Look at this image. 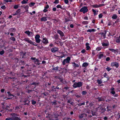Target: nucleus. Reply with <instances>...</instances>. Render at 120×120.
<instances>
[{
	"label": "nucleus",
	"instance_id": "obj_37",
	"mask_svg": "<svg viewBox=\"0 0 120 120\" xmlns=\"http://www.w3.org/2000/svg\"><path fill=\"white\" fill-rule=\"evenodd\" d=\"M82 95H86L87 94V92L86 91H83L82 92Z\"/></svg>",
	"mask_w": 120,
	"mask_h": 120
},
{
	"label": "nucleus",
	"instance_id": "obj_31",
	"mask_svg": "<svg viewBox=\"0 0 120 120\" xmlns=\"http://www.w3.org/2000/svg\"><path fill=\"white\" fill-rule=\"evenodd\" d=\"M82 23L83 24H86L88 23V22L86 21H85L82 22Z\"/></svg>",
	"mask_w": 120,
	"mask_h": 120
},
{
	"label": "nucleus",
	"instance_id": "obj_18",
	"mask_svg": "<svg viewBox=\"0 0 120 120\" xmlns=\"http://www.w3.org/2000/svg\"><path fill=\"white\" fill-rule=\"evenodd\" d=\"M98 99L99 101H104L105 99L104 98L102 97H99L98 98Z\"/></svg>",
	"mask_w": 120,
	"mask_h": 120
},
{
	"label": "nucleus",
	"instance_id": "obj_58",
	"mask_svg": "<svg viewBox=\"0 0 120 120\" xmlns=\"http://www.w3.org/2000/svg\"><path fill=\"white\" fill-rule=\"evenodd\" d=\"M114 88L113 87L112 88H111V91H114Z\"/></svg>",
	"mask_w": 120,
	"mask_h": 120
},
{
	"label": "nucleus",
	"instance_id": "obj_23",
	"mask_svg": "<svg viewBox=\"0 0 120 120\" xmlns=\"http://www.w3.org/2000/svg\"><path fill=\"white\" fill-rule=\"evenodd\" d=\"M86 48L87 49V50H88L90 48V47L89 46V44L88 43H86Z\"/></svg>",
	"mask_w": 120,
	"mask_h": 120
},
{
	"label": "nucleus",
	"instance_id": "obj_45",
	"mask_svg": "<svg viewBox=\"0 0 120 120\" xmlns=\"http://www.w3.org/2000/svg\"><path fill=\"white\" fill-rule=\"evenodd\" d=\"M1 8L2 9H4L6 8V7L4 5L3 6H2L1 7Z\"/></svg>",
	"mask_w": 120,
	"mask_h": 120
},
{
	"label": "nucleus",
	"instance_id": "obj_41",
	"mask_svg": "<svg viewBox=\"0 0 120 120\" xmlns=\"http://www.w3.org/2000/svg\"><path fill=\"white\" fill-rule=\"evenodd\" d=\"M101 48L100 47H98L96 49V50L98 51H99L101 50Z\"/></svg>",
	"mask_w": 120,
	"mask_h": 120
},
{
	"label": "nucleus",
	"instance_id": "obj_27",
	"mask_svg": "<svg viewBox=\"0 0 120 120\" xmlns=\"http://www.w3.org/2000/svg\"><path fill=\"white\" fill-rule=\"evenodd\" d=\"M21 11V10L20 9H18L15 12V13L17 15L19 14Z\"/></svg>",
	"mask_w": 120,
	"mask_h": 120
},
{
	"label": "nucleus",
	"instance_id": "obj_50",
	"mask_svg": "<svg viewBox=\"0 0 120 120\" xmlns=\"http://www.w3.org/2000/svg\"><path fill=\"white\" fill-rule=\"evenodd\" d=\"M60 81L62 83H63L64 81V79H63L62 78H60Z\"/></svg>",
	"mask_w": 120,
	"mask_h": 120
},
{
	"label": "nucleus",
	"instance_id": "obj_29",
	"mask_svg": "<svg viewBox=\"0 0 120 120\" xmlns=\"http://www.w3.org/2000/svg\"><path fill=\"white\" fill-rule=\"evenodd\" d=\"M19 5H15L14 6V8L15 9L18 8L19 7Z\"/></svg>",
	"mask_w": 120,
	"mask_h": 120
},
{
	"label": "nucleus",
	"instance_id": "obj_49",
	"mask_svg": "<svg viewBox=\"0 0 120 120\" xmlns=\"http://www.w3.org/2000/svg\"><path fill=\"white\" fill-rule=\"evenodd\" d=\"M64 2L66 4H68V0H64Z\"/></svg>",
	"mask_w": 120,
	"mask_h": 120
},
{
	"label": "nucleus",
	"instance_id": "obj_54",
	"mask_svg": "<svg viewBox=\"0 0 120 120\" xmlns=\"http://www.w3.org/2000/svg\"><path fill=\"white\" fill-rule=\"evenodd\" d=\"M85 50L84 49H83V50H82V51L81 52L82 53H84V52H85Z\"/></svg>",
	"mask_w": 120,
	"mask_h": 120
},
{
	"label": "nucleus",
	"instance_id": "obj_53",
	"mask_svg": "<svg viewBox=\"0 0 120 120\" xmlns=\"http://www.w3.org/2000/svg\"><path fill=\"white\" fill-rule=\"evenodd\" d=\"M52 10L53 11H55L56 10V8H54L52 9Z\"/></svg>",
	"mask_w": 120,
	"mask_h": 120
},
{
	"label": "nucleus",
	"instance_id": "obj_2",
	"mask_svg": "<svg viewBox=\"0 0 120 120\" xmlns=\"http://www.w3.org/2000/svg\"><path fill=\"white\" fill-rule=\"evenodd\" d=\"M71 60V58L70 57H67L66 59H64L62 62L63 65L65 64H66L69 63L70 61Z\"/></svg>",
	"mask_w": 120,
	"mask_h": 120
},
{
	"label": "nucleus",
	"instance_id": "obj_7",
	"mask_svg": "<svg viewBox=\"0 0 120 120\" xmlns=\"http://www.w3.org/2000/svg\"><path fill=\"white\" fill-rule=\"evenodd\" d=\"M30 59L33 61L35 63L37 62L36 64L38 65H39L40 63H39V60L38 59H36L35 57H32L30 58Z\"/></svg>",
	"mask_w": 120,
	"mask_h": 120
},
{
	"label": "nucleus",
	"instance_id": "obj_35",
	"mask_svg": "<svg viewBox=\"0 0 120 120\" xmlns=\"http://www.w3.org/2000/svg\"><path fill=\"white\" fill-rule=\"evenodd\" d=\"M97 81L99 84H101L102 82L101 80H97Z\"/></svg>",
	"mask_w": 120,
	"mask_h": 120
},
{
	"label": "nucleus",
	"instance_id": "obj_33",
	"mask_svg": "<svg viewBox=\"0 0 120 120\" xmlns=\"http://www.w3.org/2000/svg\"><path fill=\"white\" fill-rule=\"evenodd\" d=\"M58 68L59 67L57 66L53 68L52 70H56L58 69Z\"/></svg>",
	"mask_w": 120,
	"mask_h": 120
},
{
	"label": "nucleus",
	"instance_id": "obj_62",
	"mask_svg": "<svg viewBox=\"0 0 120 120\" xmlns=\"http://www.w3.org/2000/svg\"><path fill=\"white\" fill-rule=\"evenodd\" d=\"M85 102H83L81 103L82 105H85Z\"/></svg>",
	"mask_w": 120,
	"mask_h": 120
},
{
	"label": "nucleus",
	"instance_id": "obj_34",
	"mask_svg": "<svg viewBox=\"0 0 120 120\" xmlns=\"http://www.w3.org/2000/svg\"><path fill=\"white\" fill-rule=\"evenodd\" d=\"M10 39L11 40H12L13 41H15V38L14 37H11L10 38Z\"/></svg>",
	"mask_w": 120,
	"mask_h": 120
},
{
	"label": "nucleus",
	"instance_id": "obj_8",
	"mask_svg": "<svg viewBox=\"0 0 120 120\" xmlns=\"http://www.w3.org/2000/svg\"><path fill=\"white\" fill-rule=\"evenodd\" d=\"M23 40L32 45H34V43L28 38H25Z\"/></svg>",
	"mask_w": 120,
	"mask_h": 120
},
{
	"label": "nucleus",
	"instance_id": "obj_36",
	"mask_svg": "<svg viewBox=\"0 0 120 120\" xmlns=\"http://www.w3.org/2000/svg\"><path fill=\"white\" fill-rule=\"evenodd\" d=\"M109 49L110 50V51H111L112 52H115L116 51V50L113 49Z\"/></svg>",
	"mask_w": 120,
	"mask_h": 120
},
{
	"label": "nucleus",
	"instance_id": "obj_4",
	"mask_svg": "<svg viewBox=\"0 0 120 120\" xmlns=\"http://www.w3.org/2000/svg\"><path fill=\"white\" fill-rule=\"evenodd\" d=\"M88 10L87 8L86 7H82L79 10L80 12H83V14L87 12Z\"/></svg>",
	"mask_w": 120,
	"mask_h": 120
},
{
	"label": "nucleus",
	"instance_id": "obj_40",
	"mask_svg": "<svg viewBox=\"0 0 120 120\" xmlns=\"http://www.w3.org/2000/svg\"><path fill=\"white\" fill-rule=\"evenodd\" d=\"M7 93L9 95V96H12L13 97L14 96L13 95L11 94V93L10 92H9V91Z\"/></svg>",
	"mask_w": 120,
	"mask_h": 120
},
{
	"label": "nucleus",
	"instance_id": "obj_10",
	"mask_svg": "<svg viewBox=\"0 0 120 120\" xmlns=\"http://www.w3.org/2000/svg\"><path fill=\"white\" fill-rule=\"evenodd\" d=\"M42 38V42L43 43V44L46 45L47 43H48L49 42L48 40L46 38Z\"/></svg>",
	"mask_w": 120,
	"mask_h": 120
},
{
	"label": "nucleus",
	"instance_id": "obj_22",
	"mask_svg": "<svg viewBox=\"0 0 120 120\" xmlns=\"http://www.w3.org/2000/svg\"><path fill=\"white\" fill-rule=\"evenodd\" d=\"M88 65V64L86 63H84L82 65V67H86Z\"/></svg>",
	"mask_w": 120,
	"mask_h": 120
},
{
	"label": "nucleus",
	"instance_id": "obj_24",
	"mask_svg": "<svg viewBox=\"0 0 120 120\" xmlns=\"http://www.w3.org/2000/svg\"><path fill=\"white\" fill-rule=\"evenodd\" d=\"M92 7L93 8H98L99 7V5H98L97 4H94L92 5Z\"/></svg>",
	"mask_w": 120,
	"mask_h": 120
},
{
	"label": "nucleus",
	"instance_id": "obj_32",
	"mask_svg": "<svg viewBox=\"0 0 120 120\" xmlns=\"http://www.w3.org/2000/svg\"><path fill=\"white\" fill-rule=\"evenodd\" d=\"M23 7L25 9L26 11H27L29 8V7L27 5L24 6Z\"/></svg>",
	"mask_w": 120,
	"mask_h": 120
},
{
	"label": "nucleus",
	"instance_id": "obj_21",
	"mask_svg": "<svg viewBox=\"0 0 120 120\" xmlns=\"http://www.w3.org/2000/svg\"><path fill=\"white\" fill-rule=\"evenodd\" d=\"M28 1V0H23L21 1V3L22 4H25L27 3Z\"/></svg>",
	"mask_w": 120,
	"mask_h": 120
},
{
	"label": "nucleus",
	"instance_id": "obj_61",
	"mask_svg": "<svg viewBox=\"0 0 120 120\" xmlns=\"http://www.w3.org/2000/svg\"><path fill=\"white\" fill-rule=\"evenodd\" d=\"M93 11L94 13L95 14L96 12V11L94 9H93L92 10Z\"/></svg>",
	"mask_w": 120,
	"mask_h": 120
},
{
	"label": "nucleus",
	"instance_id": "obj_3",
	"mask_svg": "<svg viewBox=\"0 0 120 120\" xmlns=\"http://www.w3.org/2000/svg\"><path fill=\"white\" fill-rule=\"evenodd\" d=\"M20 117L13 116L11 117H9L6 119L5 120H20Z\"/></svg>",
	"mask_w": 120,
	"mask_h": 120
},
{
	"label": "nucleus",
	"instance_id": "obj_64",
	"mask_svg": "<svg viewBox=\"0 0 120 120\" xmlns=\"http://www.w3.org/2000/svg\"><path fill=\"white\" fill-rule=\"evenodd\" d=\"M64 89L67 90L68 89V87H64Z\"/></svg>",
	"mask_w": 120,
	"mask_h": 120
},
{
	"label": "nucleus",
	"instance_id": "obj_15",
	"mask_svg": "<svg viewBox=\"0 0 120 120\" xmlns=\"http://www.w3.org/2000/svg\"><path fill=\"white\" fill-rule=\"evenodd\" d=\"M49 6L47 5L45 7L44 9L43 10V11L44 12H45L48 11L47 9L49 8Z\"/></svg>",
	"mask_w": 120,
	"mask_h": 120
},
{
	"label": "nucleus",
	"instance_id": "obj_48",
	"mask_svg": "<svg viewBox=\"0 0 120 120\" xmlns=\"http://www.w3.org/2000/svg\"><path fill=\"white\" fill-rule=\"evenodd\" d=\"M111 93L112 94H114L115 93V92L114 91H111Z\"/></svg>",
	"mask_w": 120,
	"mask_h": 120
},
{
	"label": "nucleus",
	"instance_id": "obj_13",
	"mask_svg": "<svg viewBox=\"0 0 120 120\" xmlns=\"http://www.w3.org/2000/svg\"><path fill=\"white\" fill-rule=\"evenodd\" d=\"M57 33L59 34L60 36L61 37H63L64 36V34L63 33L61 30H57Z\"/></svg>",
	"mask_w": 120,
	"mask_h": 120
},
{
	"label": "nucleus",
	"instance_id": "obj_44",
	"mask_svg": "<svg viewBox=\"0 0 120 120\" xmlns=\"http://www.w3.org/2000/svg\"><path fill=\"white\" fill-rule=\"evenodd\" d=\"M10 30L12 31L13 32H14L15 31V29L14 28H11V29Z\"/></svg>",
	"mask_w": 120,
	"mask_h": 120
},
{
	"label": "nucleus",
	"instance_id": "obj_59",
	"mask_svg": "<svg viewBox=\"0 0 120 120\" xmlns=\"http://www.w3.org/2000/svg\"><path fill=\"white\" fill-rule=\"evenodd\" d=\"M46 63V62L45 61H43L42 62V64H45Z\"/></svg>",
	"mask_w": 120,
	"mask_h": 120
},
{
	"label": "nucleus",
	"instance_id": "obj_17",
	"mask_svg": "<svg viewBox=\"0 0 120 120\" xmlns=\"http://www.w3.org/2000/svg\"><path fill=\"white\" fill-rule=\"evenodd\" d=\"M104 56V54L101 53H100L98 56V58L99 59H101Z\"/></svg>",
	"mask_w": 120,
	"mask_h": 120
},
{
	"label": "nucleus",
	"instance_id": "obj_52",
	"mask_svg": "<svg viewBox=\"0 0 120 120\" xmlns=\"http://www.w3.org/2000/svg\"><path fill=\"white\" fill-rule=\"evenodd\" d=\"M89 105L90 106H92L93 105V104H92V103H90L89 104Z\"/></svg>",
	"mask_w": 120,
	"mask_h": 120
},
{
	"label": "nucleus",
	"instance_id": "obj_56",
	"mask_svg": "<svg viewBox=\"0 0 120 120\" xmlns=\"http://www.w3.org/2000/svg\"><path fill=\"white\" fill-rule=\"evenodd\" d=\"M70 27L71 28H72L73 27V25L72 24H71L70 25Z\"/></svg>",
	"mask_w": 120,
	"mask_h": 120
},
{
	"label": "nucleus",
	"instance_id": "obj_6",
	"mask_svg": "<svg viewBox=\"0 0 120 120\" xmlns=\"http://www.w3.org/2000/svg\"><path fill=\"white\" fill-rule=\"evenodd\" d=\"M102 45L103 46H108L109 44L108 41L106 40H105L102 43Z\"/></svg>",
	"mask_w": 120,
	"mask_h": 120
},
{
	"label": "nucleus",
	"instance_id": "obj_19",
	"mask_svg": "<svg viewBox=\"0 0 120 120\" xmlns=\"http://www.w3.org/2000/svg\"><path fill=\"white\" fill-rule=\"evenodd\" d=\"M95 31V30L94 29H90L87 30V32H89L91 33L92 32H94Z\"/></svg>",
	"mask_w": 120,
	"mask_h": 120
},
{
	"label": "nucleus",
	"instance_id": "obj_26",
	"mask_svg": "<svg viewBox=\"0 0 120 120\" xmlns=\"http://www.w3.org/2000/svg\"><path fill=\"white\" fill-rule=\"evenodd\" d=\"M117 18V15L116 14L113 15L112 17V18L113 19H116Z\"/></svg>",
	"mask_w": 120,
	"mask_h": 120
},
{
	"label": "nucleus",
	"instance_id": "obj_9",
	"mask_svg": "<svg viewBox=\"0 0 120 120\" xmlns=\"http://www.w3.org/2000/svg\"><path fill=\"white\" fill-rule=\"evenodd\" d=\"M111 65L112 67L115 66L116 68H117L119 66V64L117 62H113L111 63Z\"/></svg>",
	"mask_w": 120,
	"mask_h": 120
},
{
	"label": "nucleus",
	"instance_id": "obj_57",
	"mask_svg": "<svg viewBox=\"0 0 120 120\" xmlns=\"http://www.w3.org/2000/svg\"><path fill=\"white\" fill-rule=\"evenodd\" d=\"M5 1L7 2H11L12 1L11 0V1H9L8 0H4Z\"/></svg>",
	"mask_w": 120,
	"mask_h": 120
},
{
	"label": "nucleus",
	"instance_id": "obj_38",
	"mask_svg": "<svg viewBox=\"0 0 120 120\" xmlns=\"http://www.w3.org/2000/svg\"><path fill=\"white\" fill-rule=\"evenodd\" d=\"M106 69L108 71H109L110 70H111V69L109 67H107V68H106Z\"/></svg>",
	"mask_w": 120,
	"mask_h": 120
},
{
	"label": "nucleus",
	"instance_id": "obj_12",
	"mask_svg": "<svg viewBox=\"0 0 120 120\" xmlns=\"http://www.w3.org/2000/svg\"><path fill=\"white\" fill-rule=\"evenodd\" d=\"M58 50V49L57 47H55L52 48L51 49L52 52H55Z\"/></svg>",
	"mask_w": 120,
	"mask_h": 120
},
{
	"label": "nucleus",
	"instance_id": "obj_63",
	"mask_svg": "<svg viewBox=\"0 0 120 120\" xmlns=\"http://www.w3.org/2000/svg\"><path fill=\"white\" fill-rule=\"evenodd\" d=\"M52 103H53V104L56 105V102L55 101H54Z\"/></svg>",
	"mask_w": 120,
	"mask_h": 120
},
{
	"label": "nucleus",
	"instance_id": "obj_14",
	"mask_svg": "<svg viewBox=\"0 0 120 120\" xmlns=\"http://www.w3.org/2000/svg\"><path fill=\"white\" fill-rule=\"evenodd\" d=\"M72 66L74 68H77L79 67V66L77 64H76L75 62L72 63Z\"/></svg>",
	"mask_w": 120,
	"mask_h": 120
},
{
	"label": "nucleus",
	"instance_id": "obj_39",
	"mask_svg": "<svg viewBox=\"0 0 120 120\" xmlns=\"http://www.w3.org/2000/svg\"><path fill=\"white\" fill-rule=\"evenodd\" d=\"M59 3V1L58 0H56L55 2H54V3L55 4H57Z\"/></svg>",
	"mask_w": 120,
	"mask_h": 120
},
{
	"label": "nucleus",
	"instance_id": "obj_11",
	"mask_svg": "<svg viewBox=\"0 0 120 120\" xmlns=\"http://www.w3.org/2000/svg\"><path fill=\"white\" fill-rule=\"evenodd\" d=\"M25 33L27 34L29 36H33V34L32 32L29 31H26L25 32Z\"/></svg>",
	"mask_w": 120,
	"mask_h": 120
},
{
	"label": "nucleus",
	"instance_id": "obj_51",
	"mask_svg": "<svg viewBox=\"0 0 120 120\" xmlns=\"http://www.w3.org/2000/svg\"><path fill=\"white\" fill-rule=\"evenodd\" d=\"M99 7L101 6H104L105 5L104 4H99Z\"/></svg>",
	"mask_w": 120,
	"mask_h": 120
},
{
	"label": "nucleus",
	"instance_id": "obj_16",
	"mask_svg": "<svg viewBox=\"0 0 120 120\" xmlns=\"http://www.w3.org/2000/svg\"><path fill=\"white\" fill-rule=\"evenodd\" d=\"M106 33V31H105L104 33H102L101 34V36L103 37V38H105V35Z\"/></svg>",
	"mask_w": 120,
	"mask_h": 120
},
{
	"label": "nucleus",
	"instance_id": "obj_46",
	"mask_svg": "<svg viewBox=\"0 0 120 120\" xmlns=\"http://www.w3.org/2000/svg\"><path fill=\"white\" fill-rule=\"evenodd\" d=\"M102 15L101 14H100L99 15V18H101L102 17Z\"/></svg>",
	"mask_w": 120,
	"mask_h": 120
},
{
	"label": "nucleus",
	"instance_id": "obj_55",
	"mask_svg": "<svg viewBox=\"0 0 120 120\" xmlns=\"http://www.w3.org/2000/svg\"><path fill=\"white\" fill-rule=\"evenodd\" d=\"M84 19L85 20H87L88 19V18L87 16H86L84 17Z\"/></svg>",
	"mask_w": 120,
	"mask_h": 120
},
{
	"label": "nucleus",
	"instance_id": "obj_1",
	"mask_svg": "<svg viewBox=\"0 0 120 120\" xmlns=\"http://www.w3.org/2000/svg\"><path fill=\"white\" fill-rule=\"evenodd\" d=\"M82 82H75L73 85V87L75 88L80 87L82 86Z\"/></svg>",
	"mask_w": 120,
	"mask_h": 120
},
{
	"label": "nucleus",
	"instance_id": "obj_60",
	"mask_svg": "<svg viewBox=\"0 0 120 120\" xmlns=\"http://www.w3.org/2000/svg\"><path fill=\"white\" fill-rule=\"evenodd\" d=\"M107 119V118L106 117H105L104 118V120H106Z\"/></svg>",
	"mask_w": 120,
	"mask_h": 120
},
{
	"label": "nucleus",
	"instance_id": "obj_5",
	"mask_svg": "<svg viewBox=\"0 0 120 120\" xmlns=\"http://www.w3.org/2000/svg\"><path fill=\"white\" fill-rule=\"evenodd\" d=\"M40 36L38 34H37L35 37L36 42L37 43H39L41 41V40L40 39Z\"/></svg>",
	"mask_w": 120,
	"mask_h": 120
},
{
	"label": "nucleus",
	"instance_id": "obj_28",
	"mask_svg": "<svg viewBox=\"0 0 120 120\" xmlns=\"http://www.w3.org/2000/svg\"><path fill=\"white\" fill-rule=\"evenodd\" d=\"M35 4V3L33 2H31L29 4V5L30 7L33 6Z\"/></svg>",
	"mask_w": 120,
	"mask_h": 120
},
{
	"label": "nucleus",
	"instance_id": "obj_20",
	"mask_svg": "<svg viewBox=\"0 0 120 120\" xmlns=\"http://www.w3.org/2000/svg\"><path fill=\"white\" fill-rule=\"evenodd\" d=\"M47 20V18L45 17H43L41 19V20L42 21H46Z\"/></svg>",
	"mask_w": 120,
	"mask_h": 120
},
{
	"label": "nucleus",
	"instance_id": "obj_25",
	"mask_svg": "<svg viewBox=\"0 0 120 120\" xmlns=\"http://www.w3.org/2000/svg\"><path fill=\"white\" fill-rule=\"evenodd\" d=\"M86 116V115L85 114H81L80 115H79V118H82L83 117L85 116Z\"/></svg>",
	"mask_w": 120,
	"mask_h": 120
},
{
	"label": "nucleus",
	"instance_id": "obj_30",
	"mask_svg": "<svg viewBox=\"0 0 120 120\" xmlns=\"http://www.w3.org/2000/svg\"><path fill=\"white\" fill-rule=\"evenodd\" d=\"M56 7L58 8H60L61 9H62V7L59 4L57 5L56 6Z\"/></svg>",
	"mask_w": 120,
	"mask_h": 120
},
{
	"label": "nucleus",
	"instance_id": "obj_43",
	"mask_svg": "<svg viewBox=\"0 0 120 120\" xmlns=\"http://www.w3.org/2000/svg\"><path fill=\"white\" fill-rule=\"evenodd\" d=\"M4 52V50H2L0 52V54L2 55L3 54Z\"/></svg>",
	"mask_w": 120,
	"mask_h": 120
},
{
	"label": "nucleus",
	"instance_id": "obj_47",
	"mask_svg": "<svg viewBox=\"0 0 120 120\" xmlns=\"http://www.w3.org/2000/svg\"><path fill=\"white\" fill-rule=\"evenodd\" d=\"M110 60V58L109 57H107L106 59V60L107 61L109 60Z\"/></svg>",
	"mask_w": 120,
	"mask_h": 120
},
{
	"label": "nucleus",
	"instance_id": "obj_42",
	"mask_svg": "<svg viewBox=\"0 0 120 120\" xmlns=\"http://www.w3.org/2000/svg\"><path fill=\"white\" fill-rule=\"evenodd\" d=\"M32 104L34 105L36 103V101L34 100H32Z\"/></svg>",
	"mask_w": 120,
	"mask_h": 120
}]
</instances>
